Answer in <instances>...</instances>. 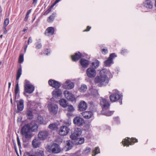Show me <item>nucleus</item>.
<instances>
[{
	"label": "nucleus",
	"instance_id": "obj_24",
	"mask_svg": "<svg viewBox=\"0 0 156 156\" xmlns=\"http://www.w3.org/2000/svg\"><path fill=\"white\" fill-rule=\"evenodd\" d=\"M144 4V6L147 8L151 9L153 7L152 3L150 0H146Z\"/></svg>",
	"mask_w": 156,
	"mask_h": 156
},
{
	"label": "nucleus",
	"instance_id": "obj_4",
	"mask_svg": "<svg viewBox=\"0 0 156 156\" xmlns=\"http://www.w3.org/2000/svg\"><path fill=\"white\" fill-rule=\"evenodd\" d=\"M122 96L119 94V91L116 90H113V93L109 96V98L111 101L114 102L120 99H122Z\"/></svg>",
	"mask_w": 156,
	"mask_h": 156
},
{
	"label": "nucleus",
	"instance_id": "obj_9",
	"mask_svg": "<svg viewBox=\"0 0 156 156\" xmlns=\"http://www.w3.org/2000/svg\"><path fill=\"white\" fill-rule=\"evenodd\" d=\"M86 73L89 77L93 78L96 75V72L94 68L92 67H89L87 69Z\"/></svg>",
	"mask_w": 156,
	"mask_h": 156
},
{
	"label": "nucleus",
	"instance_id": "obj_48",
	"mask_svg": "<svg viewBox=\"0 0 156 156\" xmlns=\"http://www.w3.org/2000/svg\"><path fill=\"white\" fill-rule=\"evenodd\" d=\"M42 47V45L41 44H37L36 47V48L37 49H39L40 48H41Z\"/></svg>",
	"mask_w": 156,
	"mask_h": 156
},
{
	"label": "nucleus",
	"instance_id": "obj_41",
	"mask_svg": "<svg viewBox=\"0 0 156 156\" xmlns=\"http://www.w3.org/2000/svg\"><path fill=\"white\" fill-rule=\"evenodd\" d=\"M74 108L72 105H69L68 106V108H67V111L68 112H73L74 111Z\"/></svg>",
	"mask_w": 156,
	"mask_h": 156
},
{
	"label": "nucleus",
	"instance_id": "obj_19",
	"mask_svg": "<svg viewBox=\"0 0 156 156\" xmlns=\"http://www.w3.org/2000/svg\"><path fill=\"white\" fill-rule=\"evenodd\" d=\"M54 28L52 27H50L46 29L44 34L46 36H49L52 35L54 34Z\"/></svg>",
	"mask_w": 156,
	"mask_h": 156
},
{
	"label": "nucleus",
	"instance_id": "obj_11",
	"mask_svg": "<svg viewBox=\"0 0 156 156\" xmlns=\"http://www.w3.org/2000/svg\"><path fill=\"white\" fill-rule=\"evenodd\" d=\"M64 94L66 98L69 101H73L75 99L74 95L68 90H65L64 92Z\"/></svg>",
	"mask_w": 156,
	"mask_h": 156
},
{
	"label": "nucleus",
	"instance_id": "obj_56",
	"mask_svg": "<svg viewBox=\"0 0 156 156\" xmlns=\"http://www.w3.org/2000/svg\"><path fill=\"white\" fill-rule=\"evenodd\" d=\"M37 2V0H33V4H34L35 5Z\"/></svg>",
	"mask_w": 156,
	"mask_h": 156
},
{
	"label": "nucleus",
	"instance_id": "obj_50",
	"mask_svg": "<svg viewBox=\"0 0 156 156\" xmlns=\"http://www.w3.org/2000/svg\"><path fill=\"white\" fill-rule=\"evenodd\" d=\"M6 27L7 26H3V33L4 34H6L8 32L6 29Z\"/></svg>",
	"mask_w": 156,
	"mask_h": 156
},
{
	"label": "nucleus",
	"instance_id": "obj_39",
	"mask_svg": "<svg viewBox=\"0 0 156 156\" xmlns=\"http://www.w3.org/2000/svg\"><path fill=\"white\" fill-rule=\"evenodd\" d=\"M37 156H44V152L42 151L38 150L36 152Z\"/></svg>",
	"mask_w": 156,
	"mask_h": 156
},
{
	"label": "nucleus",
	"instance_id": "obj_22",
	"mask_svg": "<svg viewBox=\"0 0 156 156\" xmlns=\"http://www.w3.org/2000/svg\"><path fill=\"white\" fill-rule=\"evenodd\" d=\"M53 97H60L62 94V91L60 89H55L52 92Z\"/></svg>",
	"mask_w": 156,
	"mask_h": 156
},
{
	"label": "nucleus",
	"instance_id": "obj_14",
	"mask_svg": "<svg viewBox=\"0 0 156 156\" xmlns=\"http://www.w3.org/2000/svg\"><path fill=\"white\" fill-rule=\"evenodd\" d=\"M100 104L103 108V110H104L108 108L110 105L108 102L105 99L102 98L100 100Z\"/></svg>",
	"mask_w": 156,
	"mask_h": 156
},
{
	"label": "nucleus",
	"instance_id": "obj_54",
	"mask_svg": "<svg viewBox=\"0 0 156 156\" xmlns=\"http://www.w3.org/2000/svg\"><path fill=\"white\" fill-rule=\"evenodd\" d=\"M56 4V3L55 2L54 3L52 4L51 7H50V9H51L52 8H53V7Z\"/></svg>",
	"mask_w": 156,
	"mask_h": 156
},
{
	"label": "nucleus",
	"instance_id": "obj_5",
	"mask_svg": "<svg viewBox=\"0 0 156 156\" xmlns=\"http://www.w3.org/2000/svg\"><path fill=\"white\" fill-rule=\"evenodd\" d=\"M24 86L25 91L27 93L31 94L34 90V87L27 80L25 81Z\"/></svg>",
	"mask_w": 156,
	"mask_h": 156
},
{
	"label": "nucleus",
	"instance_id": "obj_23",
	"mask_svg": "<svg viewBox=\"0 0 156 156\" xmlns=\"http://www.w3.org/2000/svg\"><path fill=\"white\" fill-rule=\"evenodd\" d=\"M82 56L81 54L79 52L75 54L74 55L72 56L71 58L73 61H76L79 60Z\"/></svg>",
	"mask_w": 156,
	"mask_h": 156
},
{
	"label": "nucleus",
	"instance_id": "obj_63",
	"mask_svg": "<svg viewBox=\"0 0 156 156\" xmlns=\"http://www.w3.org/2000/svg\"><path fill=\"white\" fill-rule=\"evenodd\" d=\"M27 45H26L25 47V52L26 51V50L27 48Z\"/></svg>",
	"mask_w": 156,
	"mask_h": 156
},
{
	"label": "nucleus",
	"instance_id": "obj_15",
	"mask_svg": "<svg viewBox=\"0 0 156 156\" xmlns=\"http://www.w3.org/2000/svg\"><path fill=\"white\" fill-rule=\"evenodd\" d=\"M48 135V132L46 131H41L38 134V138L41 140H44L46 139Z\"/></svg>",
	"mask_w": 156,
	"mask_h": 156
},
{
	"label": "nucleus",
	"instance_id": "obj_59",
	"mask_svg": "<svg viewBox=\"0 0 156 156\" xmlns=\"http://www.w3.org/2000/svg\"><path fill=\"white\" fill-rule=\"evenodd\" d=\"M126 51V50L125 49L121 51V53L122 54H123Z\"/></svg>",
	"mask_w": 156,
	"mask_h": 156
},
{
	"label": "nucleus",
	"instance_id": "obj_2",
	"mask_svg": "<svg viewBox=\"0 0 156 156\" xmlns=\"http://www.w3.org/2000/svg\"><path fill=\"white\" fill-rule=\"evenodd\" d=\"M20 134L27 139H30L32 138L33 135L31 131L30 126L29 124H25L22 127L20 131Z\"/></svg>",
	"mask_w": 156,
	"mask_h": 156
},
{
	"label": "nucleus",
	"instance_id": "obj_52",
	"mask_svg": "<svg viewBox=\"0 0 156 156\" xmlns=\"http://www.w3.org/2000/svg\"><path fill=\"white\" fill-rule=\"evenodd\" d=\"M91 28V27L89 26H87L86 29L83 30V31H89Z\"/></svg>",
	"mask_w": 156,
	"mask_h": 156
},
{
	"label": "nucleus",
	"instance_id": "obj_60",
	"mask_svg": "<svg viewBox=\"0 0 156 156\" xmlns=\"http://www.w3.org/2000/svg\"><path fill=\"white\" fill-rule=\"evenodd\" d=\"M8 84H9L8 88L9 89V88H10V86L11 85V83L10 82H9V83Z\"/></svg>",
	"mask_w": 156,
	"mask_h": 156
},
{
	"label": "nucleus",
	"instance_id": "obj_40",
	"mask_svg": "<svg viewBox=\"0 0 156 156\" xmlns=\"http://www.w3.org/2000/svg\"><path fill=\"white\" fill-rule=\"evenodd\" d=\"M19 85L18 82H17V84L16 86V88L15 89V99H16V96L17 94L19 93Z\"/></svg>",
	"mask_w": 156,
	"mask_h": 156
},
{
	"label": "nucleus",
	"instance_id": "obj_57",
	"mask_svg": "<svg viewBox=\"0 0 156 156\" xmlns=\"http://www.w3.org/2000/svg\"><path fill=\"white\" fill-rule=\"evenodd\" d=\"M47 52V53H46V54L47 55H48V53H50V51L49 50L47 49L46 51H45V53H46V52Z\"/></svg>",
	"mask_w": 156,
	"mask_h": 156
},
{
	"label": "nucleus",
	"instance_id": "obj_45",
	"mask_svg": "<svg viewBox=\"0 0 156 156\" xmlns=\"http://www.w3.org/2000/svg\"><path fill=\"white\" fill-rule=\"evenodd\" d=\"M23 61V57L22 55H20V56L19 59V62L20 63H22Z\"/></svg>",
	"mask_w": 156,
	"mask_h": 156
},
{
	"label": "nucleus",
	"instance_id": "obj_28",
	"mask_svg": "<svg viewBox=\"0 0 156 156\" xmlns=\"http://www.w3.org/2000/svg\"><path fill=\"white\" fill-rule=\"evenodd\" d=\"M60 105L62 107L65 108L67 107L68 103L67 101L64 99H61L59 101Z\"/></svg>",
	"mask_w": 156,
	"mask_h": 156
},
{
	"label": "nucleus",
	"instance_id": "obj_35",
	"mask_svg": "<svg viewBox=\"0 0 156 156\" xmlns=\"http://www.w3.org/2000/svg\"><path fill=\"white\" fill-rule=\"evenodd\" d=\"M93 154L92 156H95L96 154L100 153L99 148L98 147H96L95 149L93 151Z\"/></svg>",
	"mask_w": 156,
	"mask_h": 156
},
{
	"label": "nucleus",
	"instance_id": "obj_49",
	"mask_svg": "<svg viewBox=\"0 0 156 156\" xmlns=\"http://www.w3.org/2000/svg\"><path fill=\"white\" fill-rule=\"evenodd\" d=\"M51 11V9L50 8L48 9V10H47L44 12V15H47L48 13H49Z\"/></svg>",
	"mask_w": 156,
	"mask_h": 156
},
{
	"label": "nucleus",
	"instance_id": "obj_25",
	"mask_svg": "<svg viewBox=\"0 0 156 156\" xmlns=\"http://www.w3.org/2000/svg\"><path fill=\"white\" fill-rule=\"evenodd\" d=\"M41 144V142L39 140L35 139L32 142V145L34 148H37L39 147Z\"/></svg>",
	"mask_w": 156,
	"mask_h": 156
},
{
	"label": "nucleus",
	"instance_id": "obj_44",
	"mask_svg": "<svg viewBox=\"0 0 156 156\" xmlns=\"http://www.w3.org/2000/svg\"><path fill=\"white\" fill-rule=\"evenodd\" d=\"M91 151V149L90 148H87L83 152L85 154L88 153Z\"/></svg>",
	"mask_w": 156,
	"mask_h": 156
},
{
	"label": "nucleus",
	"instance_id": "obj_26",
	"mask_svg": "<svg viewBox=\"0 0 156 156\" xmlns=\"http://www.w3.org/2000/svg\"><path fill=\"white\" fill-rule=\"evenodd\" d=\"M30 126L31 131L32 133L33 132H35L37 130L38 126L37 124L34 122H32L29 124Z\"/></svg>",
	"mask_w": 156,
	"mask_h": 156
},
{
	"label": "nucleus",
	"instance_id": "obj_37",
	"mask_svg": "<svg viewBox=\"0 0 156 156\" xmlns=\"http://www.w3.org/2000/svg\"><path fill=\"white\" fill-rule=\"evenodd\" d=\"M37 122L40 124H42L43 122V119L41 115H38L37 117Z\"/></svg>",
	"mask_w": 156,
	"mask_h": 156
},
{
	"label": "nucleus",
	"instance_id": "obj_53",
	"mask_svg": "<svg viewBox=\"0 0 156 156\" xmlns=\"http://www.w3.org/2000/svg\"><path fill=\"white\" fill-rule=\"evenodd\" d=\"M28 17H29V15L26 14V16L24 19V21H27L28 20Z\"/></svg>",
	"mask_w": 156,
	"mask_h": 156
},
{
	"label": "nucleus",
	"instance_id": "obj_46",
	"mask_svg": "<svg viewBox=\"0 0 156 156\" xmlns=\"http://www.w3.org/2000/svg\"><path fill=\"white\" fill-rule=\"evenodd\" d=\"M17 144L19 147V148L20 149V148H21V145L20 139L18 136L17 137Z\"/></svg>",
	"mask_w": 156,
	"mask_h": 156
},
{
	"label": "nucleus",
	"instance_id": "obj_21",
	"mask_svg": "<svg viewBox=\"0 0 156 156\" xmlns=\"http://www.w3.org/2000/svg\"><path fill=\"white\" fill-rule=\"evenodd\" d=\"M82 116L85 119H89L93 115V113L90 111H86L82 112Z\"/></svg>",
	"mask_w": 156,
	"mask_h": 156
},
{
	"label": "nucleus",
	"instance_id": "obj_47",
	"mask_svg": "<svg viewBox=\"0 0 156 156\" xmlns=\"http://www.w3.org/2000/svg\"><path fill=\"white\" fill-rule=\"evenodd\" d=\"M108 50L107 49H103L102 50V53L104 54H106L108 53Z\"/></svg>",
	"mask_w": 156,
	"mask_h": 156
},
{
	"label": "nucleus",
	"instance_id": "obj_29",
	"mask_svg": "<svg viewBox=\"0 0 156 156\" xmlns=\"http://www.w3.org/2000/svg\"><path fill=\"white\" fill-rule=\"evenodd\" d=\"M73 147V144L70 140L67 141L66 145L65 146V148L66 149V151H68L71 149Z\"/></svg>",
	"mask_w": 156,
	"mask_h": 156
},
{
	"label": "nucleus",
	"instance_id": "obj_8",
	"mask_svg": "<svg viewBox=\"0 0 156 156\" xmlns=\"http://www.w3.org/2000/svg\"><path fill=\"white\" fill-rule=\"evenodd\" d=\"M74 124L78 126H82L85 123L83 119L80 116H76L73 120Z\"/></svg>",
	"mask_w": 156,
	"mask_h": 156
},
{
	"label": "nucleus",
	"instance_id": "obj_20",
	"mask_svg": "<svg viewBox=\"0 0 156 156\" xmlns=\"http://www.w3.org/2000/svg\"><path fill=\"white\" fill-rule=\"evenodd\" d=\"M17 110L19 111H22L24 108V101L21 99L19 100L17 104Z\"/></svg>",
	"mask_w": 156,
	"mask_h": 156
},
{
	"label": "nucleus",
	"instance_id": "obj_42",
	"mask_svg": "<svg viewBox=\"0 0 156 156\" xmlns=\"http://www.w3.org/2000/svg\"><path fill=\"white\" fill-rule=\"evenodd\" d=\"M113 113V112L111 111H108L107 112H105L103 114L106 116H110Z\"/></svg>",
	"mask_w": 156,
	"mask_h": 156
},
{
	"label": "nucleus",
	"instance_id": "obj_18",
	"mask_svg": "<svg viewBox=\"0 0 156 156\" xmlns=\"http://www.w3.org/2000/svg\"><path fill=\"white\" fill-rule=\"evenodd\" d=\"M87 108V105L86 102L82 101L79 104V110L80 111H83L85 110Z\"/></svg>",
	"mask_w": 156,
	"mask_h": 156
},
{
	"label": "nucleus",
	"instance_id": "obj_32",
	"mask_svg": "<svg viewBox=\"0 0 156 156\" xmlns=\"http://www.w3.org/2000/svg\"><path fill=\"white\" fill-rule=\"evenodd\" d=\"M55 16V14L53 13L50 15L48 18L47 19V21L49 23L52 22L54 20Z\"/></svg>",
	"mask_w": 156,
	"mask_h": 156
},
{
	"label": "nucleus",
	"instance_id": "obj_30",
	"mask_svg": "<svg viewBox=\"0 0 156 156\" xmlns=\"http://www.w3.org/2000/svg\"><path fill=\"white\" fill-rule=\"evenodd\" d=\"M57 125L56 123H53L49 125L48 128L51 130H55L57 128Z\"/></svg>",
	"mask_w": 156,
	"mask_h": 156
},
{
	"label": "nucleus",
	"instance_id": "obj_17",
	"mask_svg": "<svg viewBox=\"0 0 156 156\" xmlns=\"http://www.w3.org/2000/svg\"><path fill=\"white\" fill-rule=\"evenodd\" d=\"M116 56L115 54L113 53L111 54L108 59L105 62V65L106 66H110L111 64L113 62V58Z\"/></svg>",
	"mask_w": 156,
	"mask_h": 156
},
{
	"label": "nucleus",
	"instance_id": "obj_51",
	"mask_svg": "<svg viewBox=\"0 0 156 156\" xmlns=\"http://www.w3.org/2000/svg\"><path fill=\"white\" fill-rule=\"evenodd\" d=\"M32 40L31 38V37H30L29 38L28 41V44H29L30 43H31L32 42Z\"/></svg>",
	"mask_w": 156,
	"mask_h": 156
},
{
	"label": "nucleus",
	"instance_id": "obj_38",
	"mask_svg": "<svg viewBox=\"0 0 156 156\" xmlns=\"http://www.w3.org/2000/svg\"><path fill=\"white\" fill-rule=\"evenodd\" d=\"M87 89V86L85 84H83L81 85V87L80 88V90L81 92H84Z\"/></svg>",
	"mask_w": 156,
	"mask_h": 156
},
{
	"label": "nucleus",
	"instance_id": "obj_36",
	"mask_svg": "<svg viewBox=\"0 0 156 156\" xmlns=\"http://www.w3.org/2000/svg\"><path fill=\"white\" fill-rule=\"evenodd\" d=\"M99 62L97 60H95L94 62H93L92 63V66H94L95 68H97L99 66Z\"/></svg>",
	"mask_w": 156,
	"mask_h": 156
},
{
	"label": "nucleus",
	"instance_id": "obj_3",
	"mask_svg": "<svg viewBox=\"0 0 156 156\" xmlns=\"http://www.w3.org/2000/svg\"><path fill=\"white\" fill-rule=\"evenodd\" d=\"M47 149L49 152L55 154L59 153L61 151L59 146L56 143H53L52 145L48 146Z\"/></svg>",
	"mask_w": 156,
	"mask_h": 156
},
{
	"label": "nucleus",
	"instance_id": "obj_43",
	"mask_svg": "<svg viewBox=\"0 0 156 156\" xmlns=\"http://www.w3.org/2000/svg\"><path fill=\"white\" fill-rule=\"evenodd\" d=\"M9 18H6L4 21L3 26H7L9 24Z\"/></svg>",
	"mask_w": 156,
	"mask_h": 156
},
{
	"label": "nucleus",
	"instance_id": "obj_12",
	"mask_svg": "<svg viewBox=\"0 0 156 156\" xmlns=\"http://www.w3.org/2000/svg\"><path fill=\"white\" fill-rule=\"evenodd\" d=\"M63 87L66 89H70L73 88L74 86L73 83L69 80H67L63 84Z\"/></svg>",
	"mask_w": 156,
	"mask_h": 156
},
{
	"label": "nucleus",
	"instance_id": "obj_1",
	"mask_svg": "<svg viewBox=\"0 0 156 156\" xmlns=\"http://www.w3.org/2000/svg\"><path fill=\"white\" fill-rule=\"evenodd\" d=\"M108 72L107 70L103 69L100 71V75L97 76L94 79V82L98 83L100 86L106 85L108 83V79L107 76V74Z\"/></svg>",
	"mask_w": 156,
	"mask_h": 156
},
{
	"label": "nucleus",
	"instance_id": "obj_31",
	"mask_svg": "<svg viewBox=\"0 0 156 156\" xmlns=\"http://www.w3.org/2000/svg\"><path fill=\"white\" fill-rule=\"evenodd\" d=\"M22 74V68H20L18 70L16 73V80L18 81Z\"/></svg>",
	"mask_w": 156,
	"mask_h": 156
},
{
	"label": "nucleus",
	"instance_id": "obj_58",
	"mask_svg": "<svg viewBox=\"0 0 156 156\" xmlns=\"http://www.w3.org/2000/svg\"><path fill=\"white\" fill-rule=\"evenodd\" d=\"M65 123L67 124H68V125H69L71 124V122L70 121H69L67 123Z\"/></svg>",
	"mask_w": 156,
	"mask_h": 156
},
{
	"label": "nucleus",
	"instance_id": "obj_61",
	"mask_svg": "<svg viewBox=\"0 0 156 156\" xmlns=\"http://www.w3.org/2000/svg\"><path fill=\"white\" fill-rule=\"evenodd\" d=\"M61 0H56L55 2L56 4L59 2Z\"/></svg>",
	"mask_w": 156,
	"mask_h": 156
},
{
	"label": "nucleus",
	"instance_id": "obj_7",
	"mask_svg": "<svg viewBox=\"0 0 156 156\" xmlns=\"http://www.w3.org/2000/svg\"><path fill=\"white\" fill-rule=\"evenodd\" d=\"M48 108L49 112L52 114H56L58 112V106L55 104H51L48 105Z\"/></svg>",
	"mask_w": 156,
	"mask_h": 156
},
{
	"label": "nucleus",
	"instance_id": "obj_34",
	"mask_svg": "<svg viewBox=\"0 0 156 156\" xmlns=\"http://www.w3.org/2000/svg\"><path fill=\"white\" fill-rule=\"evenodd\" d=\"M27 114L28 119H31L33 118L32 112L30 110H28L27 112Z\"/></svg>",
	"mask_w": 156,
	"mask_h": 156
},
{
	"label": "nucleus",
	"instance_id": "obj_33",
	"mask_svg": "<svg viewBox=\"0 0 156 156\" xmlns=\"http://www.w3.org/2000/svg\"><path fill=\"white\" fill-rule=\"evenodd\" d=\"M76 140V144H82L84 142V139L83 138H77Z\"/></svg>",
	"mask_w": 156,
	"mask_h": 156
},
{
	"label": "nucleus",
	"instance_id": "obj_64",
	"mask_svg": "<svg viewBox=\"0 0 156 156\" xmlns=\"http://www.w3.org/2000/svg\"><path fill=\"white\" fill-rule=\"evenodd\" d=\"M155 6L156 7V0L155 1V4H154Z\"/></svg>",
	"mask_w": 156,
	"mask_h": 156
},
{
	"label": "nucleus",
	"instance_id": "obj_55",
	"mask_svg": "<svg viewBox=\"0 0 156 156\" xmlns=\"http://www.w3.org/2000/svg\"><path fill=\"white\" fill-rule=\"evenodd\" d=\"M31 9H30L27 12V13L26 14L29 15V14L31 13Z\"/></svg>",
	"mask_w": 156,
	"mask_h": 156
},
{
	"label": "nucleus",
	"instance_id": "obj_6",
	"mask_svg": "<svg viewBox=\"0 0 156 156\" xmlns=\"http://www.w3.org/2000/svg\"><path fill=\"white\" fill-rule=\"evenodd\" d=\"M82 133L81 129L79 128H76L74 129L73 132L70 136V138L73 140L77 139Z\"/></svg>",
	"mask_w": 156,
	"mask_h": 156
},
{
	"label": "nucleus",
	"instance_id": "obj_27",
	"mask_svg": "<svg viewBox=\"0 0 156 156\" xmlns=\"http://www.w3.org/2000/svg\"><path fill=\"white\" fill-rule=\"evenodd\" d=\"M80 62L81 65L82 67H87L89 64V62L88 60L83 58L81 59Z\"/></svg>",
	"mask_w": 156,
	"mask_h": 156
},
{
	"label": "nucleus",
	"instance_id": "obj_13",
	"mask_svg": "<svg viewBox=\"0 0 156 156\" xmlns=\"http://www.w3.org/2000/svg\"><path fill=\"white\" fill-rule=\"evenodd\" d=\"M137 140L134 138H132L130 140L126 139H125L124 141L122 142V144L124 146H129V145H131L133 143L136 142Z\"/></svg>",
	"mask_w": 156,
	"mask_h": 156
},
{
	"label": "nucleus",
	"instance_id": "obj_10",
	"mask_svg": "<svg viewBox=\"0 0 156 156\" xmlns=\"http://www.w3.org/2000/svg\"><path fill=\"white\" fill-rule=\"evenodd\" d=\"M69 130L68 127L66 126H61L59 130V134L62 136L66 135L69 133Z\"/></svg>",
	"mask_w": 156,
	"mask_h": 156
},
{
	"label": "nucleus",
	"instance_id": "obj_62",
	"mask_svg": "<svg viewBox=\"0 0 156 156\" xmlns=\"http://www.w3.org/2000/svg\"><path fill=\"white\" fill-rule=\"evenodd\" d=\"M27 30V29H24L23 30V31L25 32H26Z\"/></svg>",
	"mask_w": 156,
	"mask_h": 156
},
{
	"label": "nucleus",
	"instance_id": "obj_16",
	"mask_svg": "<svg viewBox=\"0 0 156 156\" xmlns=\"http://www.w3.org/2000/svg\"><path fill=\"white\" fill-rule=\"evenodd\" d=\"M49 84L55 88H58L61 86V83L55 80H50L48 82Z\"/></svg>",
	"mask_w": 156,
	"mask_h": 156
}]
</instances>
